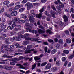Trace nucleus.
Masks as SVG:
<instances>
[{
	"label": "nucleus",
	"instance_id": "f257e3e1",
	"mask_svg": "<svg viewBox=\"0 0 74 74\" xmlns=\"http://www.w3.org/2000/svg\"><path fill=\"white\" fill-rule=\"evenodd\" d=\"M3 47L4 48V49H2L1 50V51L3 53H8V51H9L10 49H6L7 48V46L6 45H4L3 46Z\"/></svg>",
	"mask_w": 74,
	"mask_h": 74
},
{
	"label": "nucleus",
	"instance_id": "f03ea898",
	"mask_svg": "<svg viewBox=\"0 0 74 74\" xmlns=\"http://www.w3.org/2000/svg\"><path fill=\"white\" fill-rule=\"evenodd\" d=\"M25 22L26 24L25 26H29V20L26 19L24 21V20H19L18 22V23H23Z\"/></svg>",
	"mask_w": 74,
	"mask_h": 74
},
{
	"label": "nucleus",
	"instance_id": "7ed1b4c3",
	"mask_svg": "<svg viewBox=\"0 0 74 74\" xmlns=\"http://www.w3.org/2000/svg\"><path fill=\"white\" fill-rule=\"evenodd\" d=\"M25 7H27V10H30L32 7H33V5L30 2H28L25 5Z\"/></svg>",
	"mask_w": 74,
	"mask_h": 74
},
{
	"label": "nucleus",
	"instance_id": "20e7f679",
	"mask_svg": "<svg viewBox=\"0 0 74 74\" xmlns=\"http://www.w3.org/2000/svg\"><path fill=\"white\" fill-rule=\"evenodd\" d=\"M18 60H19V59H18L16 58H14L13 59V61L14 62H11L10 63V64L11 65H13V66L14 65H15V63H16V61H18Z\"/></svg>",
	"mask_w": 74,
	"mask_h": 74
},
{
	"label": "nucleus",
	"instance_id": "39448f33",
	"mask_svg": "<svg viewBox=\"0 0 74 74\" xmlns=\"http://www.w3.org/2000/svg\"><path fill=\"white\" fill-rule=\"evenodd\" d=\"M3 68L7 70H10L12 69V67L10 66L4 65L3 66Z\"/></svg>",
	"mask_w": 74,
	"mask_h": 74
},
{
	"label": "nucleus",
	"instance_id": "423d86ee",
	"mask_svg": "<svg viewBox=\"0 0 74 74\" xmlns=\"http://www.w3.org/2000/svg\"><path fill=\"white\" fill-rule=\"evenodd\" d=\"M26 40L29 41V40H31V41H39L40 40V39H35V38H33V39H32L28 37L27 38H26L25 39Z\"/></svg>",
	"mask_w": 74,
	"mask_h": 74
},
{
	"label": "nucleus",
	"instance_id": "0eeeda50",
	"mask_svg": "<svg viewBox=\"0 0 74 74\" xmlns=\"http://www.w3.org/2000/svg\"><path fill=\"white\" fill-rule=\"evenodd\" d=\"M20 18L21 19L23 18L24 19H27V17L26 14H21Z\"/></svg>",
	"mask_w": 74,
	"mask_h": 74
},
{
	"label": "nucleus",
	"instance_id": "6e6552de",
	"mask_svg": "<svg viewBox=\"0 0 74 74\" xmlns=\"http://www.w3.org/2000/svg\"><path fill=\"white\" fill-rule=\"evenodd\" d=\"M34 10H32L30 12L31 14L29 15V16H32V17H35L36 14L34 13Z\"/></svg>",
	"mask_w": 74,
	"mask_h": 74
},
{
	"label": "nucleus",
	"instance_id": "1a4fd4ad",
	"mask_svg": "<svg viewBox=\"0 0 74 74\" xmlns=\"http://www.w3.org/2000/svg\"><path fill=\"white\" fill-rule=\"evenodd\" d=\"M1 30H3L4 29H5V28H6V27H7V25H4V23H2L1 24Z\"/></svg>",
	"mask_w": 74,
	"mask_h": 74
},
{
	"label": "nucleus",
	"instance_id": "9d476101",
	"mask_svg": "<svg viewBox=\"0 0 74 74\" xmlns=\"http://www.w3.org/2000/svg\"><path fill=\"white\" fill-rule=\"evenodd\" d=\"M29 16V21L31 23H33L34 22H35V19L32 18H34V17H33L32 16Z\"/></svg>",
	"mask_w": 74,
	"mask_h": 74
},
{
	"label": "nucleus",
	"instance_id": "9b49d317",
	"mask_svg": "<svg viewBox=\"0 0 74 74\" xmlns=\"http://www.w3.org/2000/svg\"><path fill=\"white\" fill-rule=\"evenodd\" d=\"M7 37V35L6 34H3L0 37V40H4L5 38Z\"/></svg>",
	"mask_w": 74,
	"mask_h": 74
},
{
	"label": "nucleus",
	"instance_id": "f8f14e48",
	"mask_svg": "<svg viewBox=\"0 0 74 74\" xmlns=\"http://www.w3.org/2000/svg\"><path fill=\"white\" fill-rule=\"evenodd\" d=\"M43 56H44V55L43 54H41L39 56L35 57L34 58V59L36 61V60H40V58H39V57H42Z\"/></svg>",
	"mask_w": 74,
	"mask_h": 74
},
{
	"label": "nucleus",
	"instance_id": "ddd939ff",
	"mask_svg": "<svg viewBox=\"0 0 74 74\" xmlns=\"http://www.w3.org/2000/svg\"><path fill=\"white\" fill-rule=\"evenodd\" d=\"M63 18L65 22H67L68 21V17H67V16L64 14L63 16Z\"/></svg>",
	"mask_w": 74,
	"mask_h": 74
},
{
	"label": "nucleus",
	"instance_id": "4468645a",
	"mask_svg": "<svg viewBox=\"0 0 74 74\" xmlns=\"http://www.w3.org/2000/svg\"><path fill=\"white\" fill-rule=\"evenodd\" d=\"M50 13L51 14V16L52 17L55 18L56 16L55 15V13L54 12L52 11V10H50Z\"/></svg>",
	"mask_w": 74,
	"mask_h": 74
},
{
	"label": "nucleus",
	"instance_id": "2eb2a0df",
	"mask_svg": "<svg viewBox=\"0 0 74 74\" xmlns=\"http://www.w3.org/2000/svg\"><path fill=\"white\" fill-rule=\"evenodd\" d=\"M18 14V12L16 11H14L13 12H12V13L11 14V15L12 16H15L17 15Z\"/></svg>",
	"mask_w": 74,
	"mask_h": 74
},
{
	"label": "nucleus",
	"instance_id": "dca6fc26",
	"mask_svg": "<svg viewBox=\"0 0 74 74\" xmlns=\"http://www.w3.org/2000/svg\"><path fill=\"white\" fill-rule=\"evenodd\" d=\"M9 23L10 25L12 26V27H14H14H15V26H16V24H15V23L14 21H11Z\"/></svg>",
	"mask_w": 74,
	"mask_h": 74
},
{
	"label": "nucleus",
	"instance_id": "f3484780",
	"mask_svg": "<svg viewBox=\"0 0 74 74\" xmlns=\"http://www.w3.org/2000/svg\"><path fill=\"white\" fill-rule=\"evenodd\" d=\"M51 65L50 63H48L47 64L46 67V69H50L51 68Z\"/></svg>",
	"mask_w": 74,
	"mask_h": 74
},
{
	"label": "nucleus",
	"instance_id": "a211bd4d",
	"mask_svg": "<svg viewBox=\"0 0 74 74\" xmlns=\"http://www.w3.org/2000/svg\"><path fill=\"white\" fill-rule=\"evenodd\" d=\"M23 49L25 51V53H28L30 52V51H29V50H28V49H27V48L24 47L23 48Z\"/></svg>",
	"mask_w": 74,
	"mask_h": 74
},
{
	"label": "nucleus",
	"instance_id": "6ab92c4d",
	"mask_svg": "<svg viewBox=\"0 0 74 74\" xmlns=\"http://www.w3.org/2000/svg\"><path fill=\"white\" fill-rule=\"evenodd\" d=\"M13 57H14V56H8L6 54H5L2 56V57H3L4 58H11Z\"/></svg>",
	"mask_w": 74,
	"mask_h": 74
},
{
	"label": "nucleus",
	"instance_id": "aec40b11",
	"mask_svg": "<svg viewBox=\"0 0 74 74\" xmlns=\"http://www.w3.org/2000/svg\"><path fill=\"white\" fill-rule=\"evenodd\" d=\"M28 31L29 32H32L33 33H35V34H36V33H38L37 31L36 30H32H32L30 29H28Z\"/></svg>",
	"mask_w": 74,
	"mask_h": 74
},
{
	"label": "nucleus",
	"instance_id": "412c9836",
	"mask_svg": "<svg viewBox=\"0 0 74 74\" xmlns=\"http://www.w3.org/2000/svg\"><path fill=\"white\" fill-rule=\"evenodd\" d=\"M35 49H31L30 50V51H33V53L35 55H36V54L37 53V52H38V51L37 50H35Z\"/></svg>",
	"mask_w": 74,
	"mask_h": 74
},
{
	"label": "nucleus",
	"instance_id": "4be33fe9",
	"mask_svg": "<svg viewBox=\"0 0 74 74\" xmlns=\"http://www.w3.org/2000/svg\"><path fill=\"white\" fill-rule=\"evenodd\" d=\"M9 4H10V2L8 1H6L3 2V5L4 6H5Z\"/></svg>",
	"mask_w": 74,
	"mask_h": 74
},
{
	"label": "nucleus",
	"instance_id": "5701e85b",
	"mask_svg": "<svg viewBox=\"0 0 74 74\" xmlns=\"http://www.w3.org/2000/svg\"><path fill=\"white\" fill-rule=\"evenodd\" d=\"M17 66H20L19 67L20 69H26V68L24 67L23 65L19 64H17Z\"/></svg>",
	"mask_w": 74,
	"mask_h": 74
},
{
	"label": "nucleus",
	"instance_id": "b1692460",
	"mask_svg": "<svg viewBox=\"0 0 74 74\" xmlns=\"http://www.w3.org/2000/svg\"><path fill=\"white\" fill-rule=\"evenodd\" d=\"M56 52H57V50H56V49L53 50L51 51V55H53L55 54V53H56Z\"/></svg>",
	"mask_w": 74,
	"mask_h": 74
},
{
	"label": "nucleus",
	"instance_id": "393cba45",
	"mask_svg": "<svg viewBox=\"0 0 74 74\" xmlns=\"http://www.w3.org/2000/svg\"><path fill=\"white\" fill-rule=\"evenodd\" d=\"M38 32L39 34H43L45 33V31L40 29H38Z\"/></svg>",
	"mask_w": 74,
	"mask_h": 74
},
{
	"label": "nucleus",
	"instance_id": "a878e982",
	"mask_svg": "<svg viewBox=\"0 0 74 74\" xmlns=\"http://www.w3.org/2000/svg\"><path fill=\"white\" fill-rule=\"evenodd\" d=\"M29 43V42L25 41L23 42V45H27Z\"/></svg>",
	"mask_w": 74,
	"mask_h": 74
},
{
	"label": "nucleus",
	"instance_id": "bb28decb",
	"mask_svg": "<svg viewBox=\"0 0 74 74\" xmlns=\"http://www.w3.org/2000/svg\"><path fill=\"white\" fill-rule=\"evenodd\" d=\"M63 52L64 53L67 55L69 53V51L67 50H64L63 51Z\"/></svg>",
	"mask_w": 74,
	"mask_h": 74
},
{
	"label": "nucleus",
	"instance_id": "cd10ccee",
	"mask_svg": "<svg viewBox=\"0 0 74 74\" xmlns=\"http://www.w3.org/2000/svg\"><path fill=\"white\" fill-rule=\"evenodd\" d=\"M66 42L68 44H70L71 42V40L70 39L68 38L66 40Z\"/></svg>",
	"mask_w": 74,
	"mask_h": 74
},
{
	"label": "nucleus",
	"instance_id": "c85d7f7f",
	"mask_svg": "<svg viewBox=\"0 0 74 74\" xmlns=\"http://www.w3.org/2000/svg\"><path fill=\"white\" fill-rule=\"evenodd\" d=\"M4 15L5 16L7 17H8L9 18H10L11 17V15L8 14L7 12H5L4 13Z\"/></svg>",
	"mask_w": 74,
	"mask_h": 74
},
{
	"label": "nucleus",
	"instance_id": "c756f323",
	"mask_svg": "<svg viewBox=\"0 0 74 74\" xmlns=\"http://www.w3.org/2000/svg\"><path fill=\"white\" fill-rule=\"evenodd\" d=\"M15 9L14 8H10L9 9V12H13L14 11H15Z\"/></svg>",
	"mask_w": 74,
	"mask_h": 74
},
{
	"label": "nucleus",
	"instance_id": "7c9ffc66",
	"mask_svg": "<svg viewBox=\"0 0 74 74\" xmlns=\"http://www.w3.org/2000/svg\"><path fill=\"white\" fill-rule=\"evenodd\" d=\"M20 20V18H14V21H16V22L18 23V22Z\"/></svg>",
	"mask_w": 74,
	"mask_h": 74
},
{
	"label": "nucleus",
	"instance_id": "2f4dec72",
	"mask_svg": "<svg viewBox=\"0 0 74 74\" xmlns=\"http://www.w3.org/2000/svg\"><path fill=\"white\" fill-rule=\"evenodd\" d=\"M58 70L57 67H54L51 68V71H56Z\"/></svg>",
	"mask_w": 74,
	"mask_h": 74
},
{
	"label": "nucleus",
	"instance_id": "473e14b6",
	"mask_svg": "<svg viewBox=\"0 0 74 74\" xmlns=\"http://www.w3.org/2000/svg\"><path fill=\"white\" fill-rule=\"evenodd\" d=\"M36 17L38 18H41V16H42V15L41 13H40L39 14H37L36 15Z\"/></svg>",
	"mask_w": 74,
	"mask_h": 74
},
{
	"label": "nucleus",
	"instance_id": "72a5a7b5",
	"mask_svg": "<svg viewBox=\"0 0 74 74\" xmlns=\"http://www.w3.org/2000/svg\"><path fill=\"white\" fill-rule=\"evenodd\" d=\"M32 48H33V46H32V45H29L27 46V49H28L29 51V50H30V49Z\"/></svg>",
	"mask_w": 74,
	"mask_h": 74
},
{
	"label": "nucleus",
	"instance_id": "f704fd0d",
	"mask_svg": "<svg viewBox=\"0 0 74 74\" xmlns=\"http://www.w3.org/2000/svg\"><path fill=\"white\" fill-rule=\"evenodd\" d=\"M56 64L57 66H60V61L58 60L56 62Z\"/></svg>",
	"mask_w": 74,
	"mask_h": 74
},
{
	"label": "nucleus",
	"instance_id": "c9c22d12",
	"mask_svg": "<svg viewBox=\"0 0 74 74\" xmlns=\"http://www.w3.org/2000/svg\"><path fill=\"white\" fill-rule=\"evenodd\" d=\"M56 48H57L58 49V48H59L60 47V45L59 44L57 43L56 44Z\"/></svg>",
	"mask_w": 74,
	"mask_h": 74
},
{
	"label": "nucleus",
	"instance_id": "e433bc0d",
	"mask_svg": "<svg viewBox=\"0 0 74 74\" xmlns=\"http://www.w3.org/2000/svg\"><path fill=\"white\" fill-rule=\"evenodd\" d=\"M59 6L61 8H63V7H64V4L62 3L59 4Z\"/></svg>",
	"mask_w": 74,
	"mask_h": 74
},
{
	"label": "nucleus",
	"instance_id": "4c0bfd02",
	"mask_svg": "<svg viewBox=\"0 0 74 74\" xmlns=\"http://www.w3.org/2000/svg\"><path fill=\"white\" fill-rule=\"evenodd\" d=\"M13 29H14L13 27H11L9 26L7 27V29H8V30H10H10H12Z\"/></svg>",
	"mask_w": 74,
	"mask_h": 74
},
{
	"label": "nucleus",
	"instance_id": "58836bf2",
	"mask_svg": "<svg viewBox=\"0 0 74 74\" xmlns=\"http://www.w3.org/2000/svg\"><path fill=\"white\" fill-rule=\"evenodd\" d=\"M20 7H21L20 5H18L15 6L14 9H15V10H18V9H19V8H20Z\"/></svg>",
	"mask_w": 74,
	"mask_h": 74
},
{
	"label": "nucleus",
	"instance_id": "ea45409f",
	"mask_svg": "<svg viewBox=\"0 0 74 74\" xmlns=\"http://www.w3.org/2000/svg\"><path fill=\"white\" fill-rule=\"evenodd\" d=\"M5 40L7 44H10V43L9 42H7L9 40H10V39H9V38H7L5 39Z\"/></svg>",
	"mask_w": 74,
	"mask_h": 74
},
{
	"label": "nucleus",
	"instance_id": "a19ab883",
	"mask_svg": "<svg viewBox=\"0 0 74 74\" xmlns=\"http://www.w3.org/2000/svg\"><path fill=\"white\" fill-rule=\"evenodd\" d=\"M58 42L60 44H63V41L61 39H60L58 40Z\"/></svg>",
	"mask_w": 74,
	"mask_h": 74
},
{
	"label": "nucleus",
	"instance_id": "79ce46f5",
	"mask_svg": "<svg viewBox=\"0 0 74 74\" xmlns=\"http://www.w3.org/2000/svg\"><path fill=\"white\" fill-rule=\"evenodd\" d=\"M17 37H14L13 38V40H15V41H20V39H17Z\"/></svg>",
	"mask_w": 74,
	"mask_h": 74
},
{
	"label": "nucleus",
	"instance_id": "37998d69",
	"mask_svg": "<svg viewBox=\"0 0 74 74\" xmlns=\"http://www.w3.org/2000/svg\"><path fill=\"white\" fill-rule=\"evenodd\" d=\"M25 10V8H24L20 9H19V12H23V11Z\"/></svg>",
	"mask_w": 74,
	"mask_h": 74
},
{
	"label": "nucleus",
	"instance_id": "c03bdc74",
	"mask_svg": "<svg viewBox=\"0 0 74 74\" xmlns=\"http://www.w3.org/2000/svg\"><path fill=\"white\" fill-rule=\"evenodd\" d=\"M45 15H47V16H49V17H51V16L49 15V14H48V12L47 11H45Z\"/></svg>",
	"mask_w": 74,
	"mask_h": 74
},
{
	"label": "nucleus",
	"instance_id": "a18cd8bd",
	"mask_svg": "<svg viewBox=\"0 0 74 74\" xmlns=\"http://www.w3.org/2000/svg\"><path fill=\"white\" fill-rule=\"evenodd\" d=\"M15 46L17 48H20V47L19 46V44L17 43L15 45Z\"/></svg>",
	"mask_w": 74,
	"mask_h": 74
},
{
	"label": "nucleus",
	"instance_id": "49530a36",
	"mask_svg": "<svg viewBox=\"0 0 74 74\" xmlns=\"http://www.w3.org/2000/svg\"><path fill=\"white\" fill-rule=\"evenodd\" d=\"M47 62H46L42 63L41 66L42 67H43V66H45V65H46V64H47Z\"/></svg>",
	"mask_w": 74,
	"mask_h": 74
},
{
	"label": "nucleus",
	"instance_id": "de8ad7c7",
	"mask_svg": "<svg viewBox=\"0 0 74 74\" xmlns=\"http://www.w3.org/2000/svg\"><path fill=\"white\" fill-rule=\"evenodd\" d=\"M4 12V8H3L2 9L0 10V14H1L2 12Z\"/></svg>",
	"mask_w": 74,
	"mask_h": 74
},
{
	"label": "nucleus",
	"instance_id": "09e8293b",
	"mask_svg": "<svg viewBox=\"0 0 74 74\" xmlns=\"http://www.w3.org/2000/svg\"><path fill=\"white\" fill-rule=\"evenodd\" d=\"M30 64H29L28 63H25L23 64V65L24 66H28V67H30V66H29Z\"/></svg>",
	"mask_w": 74,
	"mask_h": 74
},
{
	"label": "nucleus",
	"instance_id": "8fccbe9b",
	"mask_svg": "<svg viewBox=\"0 0 74 74\" xmlns=\"http://www.w3.org/2000/svg\"><path fill=\"white\" fill-rule=\"evenodd\" d=\"M14 5V3H13L7 5V7H11V6H12V5Z\"/></svg>",
	"mask_w": 74,
	"mask_h": 74
},
{
	"label": "nucleus",
	"instance_id": "3c124183",
	"mask_svg": "<svg viewBox=\"0 0 74 74\" xmlns=\"http://www.w3.org/2000/svg\"><path fill=\"white\" fill-rule=\"evenodd\" d=\"M36 64H34L32 66V70H34L35 68H36Z\"/></svg>",
	"mask_w": 74,
	"mask_h": 74
},
{
	"label": "nucleus",
	"instance_id": "603ef678",
	"mask_svg": "<svg viewBox=\"0 0 74 74\" xmlns=\"http://www.w3.org/2000/svg\"><path fill=\"white\" fill-rule=\"evenodd\" d=\"M27 3V0H23L22 2V4H25Z\"/></svg>",
	"mask_w": 74,
	"mask_h": 74
},
{
	"label": "nucleus",
	"instance_id": "864d4df0",
	"mask_svg": "<svg viewBox=\"0 0 74 74\" xmlns=\"http://www.w3.org/2000/svg\"><path fill=\"white\" fill-rule=\"evenodd\" d=\"M62 59L63 62H65L66 60V58L65 57H63L62 58Z\"/></svg>",
	"mask_w": 74,
	"mask_h": 74
},
{
	"label": "nucleus",
	"instance_id": "5fc2aeb1",
	"mask_svg": "<svg viewBox=\"0 0 74 74\" xmlns=\"http://www.w3.org/2000/svg\"><path fill=\"white\" fill-rule=\"evenodd\" d=\"M51 8L53 10H54V11H56V9L55 7V6H54V5H53L51 6Z\"/></svg>",
	"mask_w": 74,
	"mask_h": 74
},
{
	"label": "nucleus",
	"instance_id": "6e6d98bb",
	"mask_svg": "<svg viewBox=\"0 0 74 74\" xmlns=\"http://www.w3.org/2000/svg\"><path fill=\"white\" fill-rule=\"evenodd\" d=\"M47 33H48L49 34H51L52 33V31L49 30H48L46 31Z\"/></svg>",
	"mask_w": 74,
	"mask_h": 74
},
{
	"label": "nucleus",
	"instance_id": "4d7b16f0",
	"mask_svg": "<svg viewBox=\"0 0 74 74\" xmlns=\"http://www.w3.org/2000/svg\"><path fill=\"white\" fill-rule=\"evenodd\" d=\"M48 40L49 42H53V40L52 39H48Z\"/></svg>",
	"mask_w": 74,
	"mask_h": 74
},
{
	"label": "nucleus",
	"instance_id": "13d9d810",
	"mask_svg": "<svg viewBox=\"0 0 74 74\" xmlns=\"http://www.w3.org/2000/svg\"><path fill=\"white\" fill-rule=\"evenodd\" d=\"M40 12H41V13H42V12H43L44 11V8H42L41 9H40L39 10Z\"/></svg>",
	"mask_w": 74,
	"mask_h": 74
},
{
	"label": "nucleus",
	"instance_id": "bf43d9fd",
	"mask_svg": "<svg viewBox=\"0 0 74 74\" xmlns=\"http://www.w3.org/2000/svg\"><path fill=\"white\" fill-rule=\"evenodd\" d=\"M65 33L67 35H69V32L67 30H66L65 32Z\"/></svg>",
	"mask_w": 74,
	"mask_h": 74
},
{
	"label": "nucleus",
	"instance_id": "052dcab7",
	"mask_svg": "<svg viewBox=\"0 0 74 74\" xmlns=\"http://www.w3.org/2000/svg\"><path fill=\"white\" fill-rule=\"evenodd\" d=\"M19 36H20V38H24V36H23V35H22V34L19 35Z\"/></svg>",
	"mask_w": 74,
	"mask_h": 74
},
{
	"label": "nucleus",
	"instance_id": "680f3d73",
	"mask_svg": "<svg viewBox=\"0 0 74 74\" xmlns=\"http://www.w3.org/2000/svg\"><path fill=\"white\" fill-rule=\"evenodd\" d=\"M68 63V62H67V61H66L65 62L64 64V66H67V63Z\"/></svg>",
	"mask_w": 74,
	"mask_h": 74
},
{
	"label": "nucleus",
	"instance_id": "e2e57ef3",
	"mask_svg": "<svg viewBox=\"0 0 74 74\" xmlns=\"http://www.w3.org/2000/svg\"><path fill=\"white\" fill-rule=\"evenodd\" d=\"M71 62H70L68 65V67H71Z\"/></svg>",
	"mask_w": 74,
	"mask_h": 74
},
{
	"label": "nucleus",
	"instance_id": "0e129e2a",
	"mask_svg": "<svg viewBox=\"0 0 74 74\" xmlns=\"http://www.w3.org/2000/svg\"><path fill=\"white\" fill-rule=\"evenodd\" d=\"M47 1V0H41V2L42 3H45Z\"/></svg>",
	"mask_w": 74,
	"mask_h": 74
},
{
	"label": "nucleus",
	"instance_id": "69168bd1",
	"mask_svg": "<svg viewBox=\"0 0 74 74\" xmlns=\"http://www.w3.org/2000/svg\"><path fill=\"white\" fill-rule=\"evenodd\" d=\"M48 50V49L47 48V47H46L45 48V51L46 53L47 52V50Z\"/></svg>",
	"mask_w": 74,
	"mask_h": 74
},
{
	"label": "nucleus",
	"instance_id": "338daca9",
	"mask_svg": "<svg viewBox=\"0 0 74 74\" xmlns=\"http://www.w3.org/2000/svg\"><path fill=\"white\" fill-rule=\"evenodd\" d=\"M15 32L14 31H12V32L11 34L12 35H14V34H15Z\"/></svg>",
	"mask_w": 74,
	"mask_h": 74
},
{
	"label": "nucleus",
	"instance_id": "774afa93",
	"mask_svg": "<svg viewBox=\"0 0 74 74\" xmlns=\"http://www.w3.org/2000/svg\"><path fill=\"white\" fill-rule=\"evenodd\" d=\"M39 28H40V29H44V27L42 25L39 26Z\"/></svg>",
	"mask_w": 74,
	"mask_h": 74
}]
</instances>
